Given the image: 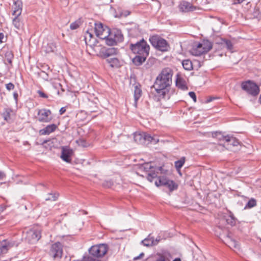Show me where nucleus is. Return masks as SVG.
Returning <instances> with one entry per match:
<instances>
[{
	"instance_id": "obj_1",
	"label": "nucleus",
	"mask_w": 261,
	"mask_h": 261,
	"mask_svg": "<svg viewBox=\"0 0 261 261\" xmlns=\"http://www.w3.org/2000/svg\"><path fill=\"white\" fill-rule=\"evenodd\" d=\"M236 222V219L231 213L225 214L220 218L218 225L215 228L216 234L220 238L222 237V240L230 247L237 248L238 245L228 232L229 228L234 226Z\"/></svg>"
},
{
	"instance_id": "obj_2",
	"label": "nucleus",
	"mask_w": 261,
	"mask_h": 261,
	"mask_svg": "<svg viewBox=\"0 0 261 261\" xmlns=\"http://www.w3.org/2000/svg\"><path fill=\"white\" fill-rule=\"evenodd\" d=\"M172 71L169 68H165L156 77L153 87L160 98H169V91L167 88L172 83Z\"/></svg>"
},
{
	"instance_id": "obj_3",
	"label": "nucleus",
	"mask_w": 261,
	"mask_h": 261,
	"mask_svg": "<svg viewBox=\"0 0 261 261\" xmlns=\"http://www.w3.org/2000/svg\"><path fill=\"white\" fill-rule=\"evenodd\" d=\"M108 247L107 245L101 244L97 245L92 246L89 249V254H87L88 257L91 258V261H100L99 258L104 256L107 252Z\"/></svg>"
},
{
	"instance_id": "obj_4",
	"label": "nucleus",
	"mask_w": 261,
	"mask_h": 261,
	"mask_svg": "<svg viewBox=\"0 0 261 261\" xmlns=\"http://www.w3.org/2000/svg\"><path fill=\"white\" fill-rule=\"evenodd\" d=\"M129 48L136 55H149L150 47L147 42L142 39L135 43H130Z\"/></svg>"
},
{
	"instance_id": "obj_5",
	"label": "nucleus",
	"mask_w": 261,
	"mask_h": 261,
	"mask_svg": "<svg viewBox=\"0 0 261 261\" xmlns=\"http://www.w3.org/2000/svg\"><path fill=\"white\" fill-rule=\"evenodd\" d=\"M149 41L153 47L162 52L167 51L170 48L168 42L158 35L150 36Z\"/></svg>"
},
{
	"instance_id": "obj_6",
	"label": "nucleus",
	"mask_w": 261,
	"mask_h": 261,
	"mask_svg": "<svg viewBox=\"0 0 261 261\" xmlns=\"http://www.w3.org/2000/svg\"><path fill=\"white\" fill-rule=\"evenodd\" d=\"M213 47L212 43L208 40H203L202 43L194 44L190 50L192 55L195 56H201L210 51Z\"/></svg>"
},
{
	"instance_id": "obj_7",
	"label": "nucleus",
	"mask_w": 261,
	"mask_h": 261,
	"mask_svg": "<svg viewBox=\"0 0 261 261\" xmlns=\"http://www.w3.org/2000/svg\"><path fill=\"white\" fill-rule=\"evenodd\" d=\"M147 179L151 182L154 181L155 185L159 187L166 185L169 179L165 175H159L158 172L152 171L148 174Z\"/></svg>"
},
{
	"instance_id": "obj_8",
	"label": "nucleus",
	"mask_w": 261,
	"mask_h": 261,
	"mask_svg": "<svg viewBox=\"0 0 261 261\" xmlns=\"http://www.w3.org/2000/svg\"><path fill=\"white\" fill-rule=\"evenodd\" d=\"M49 255L54 259H60L63 254L62 245L60 242L52 244L48 252Z\"/></svg>"
},
{
	"instance_id": "obj_9",
	"label": "nucleus",
	"mask_w": 261,
	"mask_h": 261,
	"mask_svg": "<svg viewBox=\"0 0 261 261\" xmlns=\"http://www.w3.org/2000/svg\"><path fill=\"white\" fill-rule=\"evenodd\" d=\"M123 40V36L119 30L114 29L111 31L110 38L107 41V44L110 46L116 45L118 42Z\"/></svg>"
},
{
	"instance_id": "obj_10",
	"label": "nucleus",
	"mask_w": 261,
	"mask_h": 261,
	"mask_svg": "<svg viewBox=\"0 0 261 261\" xmlns=\"http://www.w3.org/2000/svg\"><path fill=\"white\" fill-rule=\"evenodd\" d=\"M37 115L38 120L40 122L48 123L52 119L50 116L51 112L48 109H42L38 110Z\"/></svg>"
},
{
	"instance_id": "obj_11",
	"label": "nucleus",
	"mask_w": 261,
	"mask_h": 261,
	"mask_svg": "<svg viewBox=\"0 0 261 261\" xmlns=\"http://www.w3.org/2000/svg\"><path fill=\"white\" fill-rule=\"evenodd\" d=\"M260 89L258 85L253 81H246V92L252 96H256Z\"/></svg>"
},
{
	"instance_id": "obj_12",
	"label": "nucleus",
	"mask_w": 261,
	"mask_h": 261,
	"mask_svg": "<svg viewBox=\"0 0 261 261\" xmlns=\"http://www.w3.org/2000/svg\"><path fill=\"white\" fill-rule=\"evenodd\" d=\"M41 230L39 228H33L27 233V237L32 243L37 242L41 238Z\"/></svg>"
},
{
	"instance_id": "obj_13",
	"label": "nucleus",
	"mask_w": 261,
	"mask_h": 261,
	"mask_svg": "<svg viewBox=\"0 0 261 261\" xmlns=\"http://www.w3.org/2000/svg\"><path fill=\"white\" fill-rule=\"evenodd\" d=\"M73 153L72 149L68 147H62L61 158L67 163L71 162V156Z\"/></svg>"
},
{
	"instance_id": "obj_14",
	"label": "nucleus",
	"mask_w": 261,
	"mask_h": 261,
	"mask_svg": "<svg viewBox=\"0 0 261 261\" xmlns=\"http://www.w3.org/2000/svg\"><path fill=\"white\" fill-rule=\"evenodd\" d=\"M179 9L182 12H188L196 10V7L188 2L182 1L179 5Z\"/></svg>"
},
{
	"instance_id": "obj_15",
	"label": "nucleus",
	"mask_w": 261,
	"mask_h": 261,
	"mask_svg": "<svg viewBox=\"0 0 261 261\" xmlns=\"http://www.w3.org/2000/svg\"><path fill=\"white\" fill-rule=\"evenodd\" d=\"M246 6V9H247L248 15H250V18L253 17H258L259 15V11L257 7L256 6H254L252 8L251 7V5L250 4V3H247Z\"/></svg>"
},
{
	"instance_id": "obj_16",
	"label": "nucleus",
	"mask_w": 261,
	"mask_h": 261,
	"mask_svg": "<svg viewBox=\"0 0 261 261\" xmlns=\"http://www.w3.org/2000/svg\"><path fill=\"white\" fill-rule=\"evenodd\" d=\"M58 128V125L55 124H51L47 125L45 127L39 130L40 135H48L54 132Z\"/></svg>"
},
{
	"instance_id": "obj_17",
	"label": "nucleus",
	"mask_w": 261,
	"mask_h": 261,
	"mask_svg": "<svg viewBox=\"0 0 261 261\" xmlns=\"http://www.w3.org/2000/svg\"><path fill=\"white\" fill-rule=\"evenodd\" d=\"M14 112L13 110L10 108H6L4 109L2 113V116L5 120L7 122H10L12 120Z\"/></svg>"
},
{
	"instance_id": "obj_18",
	"label": "nucleus",
	"mask_w": 261,
	"mask_h": 261,
	"mask_svg": "<svg viewBox=\"0 0 261 261\" xmlns=\"http://www.w3.org/2000/svg\"><path fill=\"white\" fill-rule=\"evenodd\" d=\"M22 3L20 0L14 2L13 15L20 16L22 12Z\"/></svg>"
},
{
	"instance_id": "obj_19",
	"label": "nucleus",
	"mask_w": 261,
	"mask_h": 261,
	"mask_svg": "<svg viewBox=\"0 0 261 261\" xmlns=\"http://www.w3.org/2000/svg\"><path fill=\"white\" fill-rule=\"evenodd\" d=\"M148 56V55H137L136 57L133 59V63L136 66H140L145 61Z\"/></svg>"
},
{
	"instance_id": "obj_20",
	"label": "nucleus",
	"mask_w": 261,
	"mask_h": 261,
	"mask_svg": "<svg viewBox=\"0 0 261 261\" xmlns=\"http://www.w3.org/2000/svg\"><path fill=\"white\" fill-rule=\"evenodd\" d=\"M223 141H225V143H226L224 145V146H227L228 147H229V145L236 146H237L239 144L238 141L235 138L229 136H224Z\"/></svg>"
},
{
	"instance_id": "obj_21",
	"label": "nucleus",
	"mask_w": 261,
	"mask_h": 261,
	"mask_svg": "<svg viewBox=\"0 0 261 261\" xmlns=\"http://www.w3.org/2000/svg\"><path fill=\"white\" fill-rule=\"evenodd\" d=\"M1 242L3 244V246L5 247L6 253L11 248L13 247H17L18 245V242L12 240H4Z\"/></svg>"
},
{
	"instance_id": "obj_22",
	"label": "nucleus",
	"mask_w": 261,
	"mask_h": 261,
	"mask_svg": "<svg viewBox=\"0 0 261 261\" xmlns=\"http://www.w3.org/2000/svg\"><path fill=\"white\" fill-rule=\"evenodd\" d=\"M158 242V240H154L153 238L150 237V235L149 234L147 238L142 241V244L145 246H150L152 245H156Z\"/></svg>"
},
{
	"instance_id": "obj_23",
	"label": "nucleus",
	"mask_w": 261,
	"mask_h": 261,
	"mask_svg": "<svg viewBox=\"0 0 261 261\" xmlns=\"http://www.w3.org/2000/svg\"><path fill=\"white\" fill-rule=\"evenodd\" d=\"M134 95L135 99V105L136 106L137 101L142 95V90L141 89L140 85L138 84L135 86Z\"/></svg>"
},
{
	"instance_id": "obj_24",
	"label": "nucleus",
	"mask_w": 261,
	"mask_h": 261,
	"mask_svg": "<svg viewBox=\"0 0 261 261\" xmlns=\"http://www.w3.org/2000/svg\"><path fill=\"white\" fill-rule=\"evenodd\" d=\"M106 62L109 64L111 67L118 68L120 66L119 60L117 58H109L106 59Z\"/></svg>"
},
{
	"instance_id": "obj_25",
	"label": "nucleus",
	"mask_w": 261,
	"mask_h": 261,
	"mask_svg": "<svg viewBox=\"0 0 261 261\" xmlns=\"http://www.w3.org/2000/svg\"><path fill=\"white\" fill-rule=\"evenodd\" d=\"M111 33V31L110 29L109 28L106 27L101 34H98V38L101 39L106 40V43H107V40L110 38Z\"/></svg>"
},
{
	"instance_id": "obj_26",
	"label": "nucleus",
	"mask_w": 261,
	"mask_h": 261,
	"mask_svg": "<svg viewBox=\"0 0 261 261\" xmlns=\"http://www.w3.org/2000/svg\"><path fill=\"white\" fill-rule=\"evenodd\" d=\"M143 138L144 139V144L146 145L149 143H153L154 144L159 142V139H156L150 135L143 133Z\"/></svg>"
},
{
	"instance_id": "obj_27",
	"label": "nucleus",
	"mask_w": 261,
	"mask_h": 261,
	"mask_svg": "<svg viewBox=\"0 0 261 261\" xmlns=\"http://www.w3.org/2000/svg\"><path fill=\"white\" fill-rule=\"evenodd\" d=\"M134 141L138 144L145 145L143 133H135L134 134Z\"/></svg>"
},
{
	"instance_id": "obj_28",
	"label": "nucleus",
	"mask_w": 261,
	"mask_h": 261,
	"mask_svg": "<svg viewBox=\"0 0 261 261\" xmlns=\"http://www.w3.org/2000/svg\"><path fill=\"white\" fill-rule=\"evenodd\" d=\"M13 24L15 28L18 30H20L23 27V23L19 18V16H15V17L13 19Z\"/></svg>"
},
{
	"instance_id": "obj_29",
	"label": "nucleus",
	"mask_w": 261,
	"mask_h": 261,
	"mask_svg": "<svg viewBox=\"0 0 261 261\" xmlns=\"http://www.w3.org/2000/svg\"><path fill=\"white\" fill-rule=\"evenodd\" d=\"M176 85L178 88L182 90H186L188 89L185 81L182 78L177 79Z\"/></svg>"
},
{
	"instance_id": "obj_30",
	"label": "nucleus",
	"mask_w": 261,
	"mask_h": 261,
	"mask_svg": "<svg viewBox=\"0 0 261 261\" xmlns=\"http://www.w3.org/2000/svg\"><path fill=\"white\" fill-rule=\"evenodd\" d=\"M164 186L168 188L170 191L172 192L178 188V185L173 180L168 179L166 185H164Z\"/></svg>"
},
{
	"instance_id": "obj_31",
	"label": "nucleus",
	"mask_w": 261,
	"mask_h": 261,
	"mask_svg": "<svg viewBox=\"0 0 261 261\" xmlns=\"http://www.w3.org/2000/svg\"><path fill=\"white\" fill-rule=\"evenodd\" d=\"M118 52V50L115 48H110L106 50L105 52L103 53V57L105 58H108L117 54Z\"/></svg>"
},
{
	"instance_id": "obj_32",
	"label": "nucleus",
	"mask_w": 261,
	"mask_h": 261,
	"mask_svg": "<svg viewBox=\"0 0 261 261\" xmlns=\"http://www.w3.org/2000/svg\"><path fill=\"white\" fill-rule=\"evenodd\" d=\"M104 29H105V28L103 27V26L101 23H100V22L95 23V28H94L95 33L96 35L98 37H99L98 34H101V33L103 32Z\"/></svg>"
},
{
	"instance_id": "obj_33",
	"label": "nucleus",
	"mask_w": 261,
	"mask_h": 261,
	"mask_svg": "<svg viewBox=\"0 0 261 261\" xmlns=\"http://www.w3.org/2000/svg\"><path fill=\"white\" fill-rule=\"evenodd\" d=\"M182 65L184 68L188 71L193 69V65L192 62L190 60H185L182 62Z\"/></svg>"
},
{
	"instance_id": "obj_34",
	"label": "nucleus",
	"mask_w": 261,
	"mask_h": 261,
	"mask_svg": "<svg viewBox=\"0 0 261 261\" xmlns=\"http://www.w3.org/2000/svg\"><path fill=\"white\" fill-rule=\"evenodd\" d=\"M185 157H182L179 160L175 162V167L177 171H179L180 169L181 168V167L185 164Z\"/></svg>"
},
{
	"instance_id": "obj_35",
	"label": "nucleus",
	"mask_w": 261,
	"mask_h": 261,
	"mask_svg": "<svg viewBox=\"0 0 261 261\" xmlns=\"http://www.w3.org/2000/svg\"><path fill=\"white\" fill-rule=\"evenodd\" d=\"M93 38V36L91 33L87 31L85 34V41L87 45H89L92 47V44H90L91 39Z\"/></svg>"
},
{
	"instance_id": "obj_36",
	"label": "nucleus",
	"mask_w": 261,
	"mask_h": 261,
	"mask_svg": "<svg viewBox=\"0 0 261 261\" xmlns=\"http://www.w3.org/2000/svg\"><path fill=\"white\" fill-rule=\"evenodd\" d=\"M220 43L225 46L228 50H231L233 48V45L232 42L227 39H221Z\"/></svg>"
},
{
	"instance_id": "obj_37",
	"label": "nucleus",
	"mask_w": 261,
	"mask_h": 261,
	"mask_svg": "<svg viewBox=\"0 0 261 261\" xmlns=\"http://www.w3.org/2000/svg\"><path fill=\"white\" fill-rule=\"evenodd\" d=\"M59 196L57 193H48L47 196L45 198L46 201H56Z\"/></svg>"
},
{
	"instance_id": "obj_38",
	"label": "nucleus",
	"mask_w": 261,
	"mask_h": 261,
	"mask_svg": "<svg viewBox=\"0 0 261 261\" xmlns=\"http://www.w3.org/2000/svg\"><path fill=\"white\" fill-rule=\"evenodd\" d=\"M256 205V200L254 198H251L246 204V208H251Z\"/></svg>"
},
{
	"instance_id": "obj_39",
	"label": "nucleus",
	"mask_w": 261,
	"mask_h": 261,
	"mask_svg": "<svg viewBox=\"0 0 261 261\" xmlns=\"http://www.w3.org/2000/svg\"><path fill=\"white\" fill-rule=\"evenodd\" d=\"M56 49V45L54 43H50L47 44L46 49V53L54 52Z\"/></svg>"
},
{
	"instance_id": "obj_40",
	"label": "nucleus",
	"mask_w": 261,
	"mask_h": 261,
	"mask_svg": "<svg viewBox=\"0 0 261 261\" xmlns=\"http://www.w3.org/2000/svg\"><path fill=\"white\" fill-rule=\"evenodd\" d=\"M6 60L9 64H12L13 55L11 51H7L5 54Z\"/></svg>"
},
{
	"instance_id": "obj_41",
	"label": "nucleus",
	"mask_w": 261,
	"mask_h": 261,
	"mask_svg": "<svg viewBox=\"0 0 261 261\" xmlns=\"http://www.w3.org/2000/svg\"><path fill=\"white\" fill-rule=\"evenodd\" d=\"M76 143L78 144L79 146H82L83 147H86L88 146V143L86 142V141L83 139H80L79 140H77L76 141Z\"/></svg>"
},
{
	"instance_id": "obj_42",
	"label": "nucleus",
	"mask_w": 261,
	"mask_h": 261,
	"mask_svg": "<svg viewBox=\"0 0 261 261\" xmlns=\"http://www.w3.org/2000/svg\"><path fill=\"white\" fill-rule=\"evenodd\" d=\"M5 253H6V252L5 247L3 246V244L0 242V257Z\"/></svg>"
},
{
	"instance_id": "obj_43",
	"label": "nucleus",
	"mask_w": 261,
	"mask_h": 261,
	"mask_svg": "<svg viewBox=\"0 0 261 261\" xmlns=\"http://www.w3.org/2000/svg\"><path fill=\"white\" fill-rule=\"evenodd\" d=\"M79 27V24L77 22H74L70 24V28L73 30H75Z\"/></svg>"
},
{
	"instance_id": "obj_44",
	"label": "nucleus",
	"mask_w": 261,
	"mask_h": 261,
	"mask_svg": "<svg viewBox=\"0 0 261 261\" xmlns=\"http://www.w3.org/2000/svg\"><path fill=\"white\" fill-rule=\"evenodd\" d=\"M167 258L163 254H159V257L155 260V261H166Z\"/></svg>"
},
{
	"instance_id": "obj_45",
	"label": "nucleus",
	"mask_w": 261,
	"mask_h": 261,
	"mask_svg": "<svg viewBox=\"0 0 261 261\" xmlns=\"http://www.w3.org/2000/svg\"><path fill=\"white\" fill-rule=\"evenodd\" d=\"M6 87L8 90L10 91L13 90L14 89L15 86L13 83H9L6 85Z\"/></svg>"
},
{
	"instance_id": "obj_46",
	"label": "nucleus",
	"mask_w": 261,
	"mask_h": 261,
	"mask_svg": "<svg viewBox=\"0 0 261 261\" xmlns=\"http://www.w3.org/2000/svg\"><path fill=\"white\" fill-rule=\"evenodd\" d=\"M37 93L39 94V96L44 98H47L48 96L45 93L41 90H38Z\"/></svg>"
},
{
	"instance_id": "obj_47",
	"label": "nucleus",
	"mask_w": 261,
	"mask_h": 261,
	"mask_svg": "<svg viewBox=\"0 0 261 261\" xmlns=\"http://www.w3.org/2000/svg\"><path fill=\"white\" fill-rule=\"evenodd\" d=\"M189 95L193 99L195 102L196 101V95L194 92H189Z\"/></svg>"
},
{
	"instance_id": "obj_48",
	"label": "nucleus",
	"mask_w": 261,
	"mask_h": 261,
	"mask_svg": "<svg viewBox=\"0 0 261 261\" xmlns=\"http://www.w3.org/2000/svg\"><path fill=\"white\" fill-rule=\"evenodd\" d=\"M91 260H92V259L90 257H88L87 255H86L83 256L82 260L78 259V260H74L73 261H91ZM93 261H95V260H94Z\"/></svg>"
},
{
	"instance_id": "obj_49",
	"label": "nucleus",
	"mask_w": 261,
	"mask_h": 261,
	"mask_svg": "<svg viewBox=\"0 0 261 261\" xmlns=\"http://www.w3.org/2000/svg\"><path fill=\"white\" fill-rule=\"evenodd\" d=\"M5 41V35L4 33H0V43H3Z\"/></svg>"
},
{
	"instance_id": "obj_50",
	"label": "nucleus",
	"mask_w": 261,
	"mask_h": 261,
	"mask_svg": "<svg viewBox=\"0 0 261 261\" xmlns=\"http://www.w3.org/2000/svg\"><path fill=\"white\" fill-rule=\"evenodd\" d=\"M13 97L15 100L16 103H17V101H18V93L17 92H14L13 93Z\"/></svg>"
},
{
	"instance_id": "obj_51",
	"label": "nucleus",
	"mask_w": 261,
	"mask_h": 261,
	"mask_svg": "<svg viewBox=\"0 0 261 261\" xmlns=\"http://www.w3.org/2000/svg\"><path fill=\"white\" fill-rule=\"evenodd\" d=\"M144 255V253H143V252H142V253H141L139 254V255H138V256H136V257H135L134 258V260H137V259H140V258H142Z\"/></svg>"
},
{
	"instance_id": "obj_52",
	"label": "nucleus",
	"mask_w": 261,
	"mask_h": 261,
	"mask_svg": "<svg viewBox=\"0 0 261 261\" xmlns=\"http://www.w3.org/2000/svg\"><path fill=\"white\" fill-rule=\"evenodd\" d=\"M66 112V109L65 107H62L60 109L59 113L60 115H63Z\"/></svg>"
},
{
	"instance_id": "obj_53",
	"label": "nucleus",
	"mask_w": 261,
	"mask_h": 261,
	"mask_svg": "<svg viewBox=\"0 0 261 261\" xmlns=\"http://www.w3.org/2000/svg\"><path fill=\"white\" fill-rule=\"evenodd\" d=\"M6 177V174L4 172L0 171V180L3 179Z\"/></svg>"
},
{
	"instance_id": "obj_54",
	"label": "nucleus",
	"mask_w": 261,
	"mask_h": 261,
	"mask_svg": "<svg viewBox=\"0 0 261 261\" xmlns=\"http://www.w3.org/2000/svg\"><path fill=\"white\" fill-rule=\"evenodd\" d=\"M245 0H234V4H240L242 2H243Z\"/></svg>"
},
{
	"instance_id": "obj_55",
	"label": "nucleus",
	"mask_w": 261,
	"mask_h": 261,
	"mask_svg": "<svg viewBox=\"0 0 261 261\" xmlns=\"http://www.w3.org/2000/svg\"><path fill=\"white\" fill-rule=\"evenodd\" d=\"M241 88L243 90H245V82H242Z\"/></svg>"
},
{
	"instance_id": "obj_56",
	"label": "nucleus",
	"mask_w": 261,
	"mask_h": 261,
	"mask_svg": "<svg viewBox=\"0 0 261 261\" xmlns=\"http://www.w3.org/2000/svg\"><path fill=\"white\" fill-rule=\"evenodd\" d=\"M247 145H248V146H246V148H247L248 149H251L252 148V146L251 145L249 144V143H248Z\"/></svg>"
},
{
	"instance_id": "obj_57",
	"label": "nucleus",
	"mask_w": 261,
	"mask_h": 261,
	"mask_svg": "<svg viewBox=\"0 0 261 261\" xmlns=\"http://www.w3.org/2000/svg\"><path fill=\"white\" fill-rule=\"evenodd\" d=\"M60 1L62 3H64V4L65 5H66L67 4V2H66V0H60Z\"/></svg>"
},
{
	"instance_id": "obj_58",
	"label": "nucleus",
	"mask_w": 261,
	"mask_h": 261,
	"mask_svg": "<svg viewBox=\"0 0 261 261\" xmlns=\"http://www.w3.org/2000/svg\"><path fill=\"white\" fill-rule=\"evenodd\" d=\"M173 261H181V259L179 258H176Z\"/></svg>"
},
{
	"instance_id": "obj_59",
	"label": "nucleus",
	"mask_w": 261,
	"mask_h": 261,
	"mask_svg": "<svg viewBox=\"0 0 261 261\" xmlns=\"http://www.w3.org/2000/svg\"><path fill=\"white\" fill-rule=\"evenodd\" d=\"M258 100H259V102H260V103L261 104V94L259 96Z\"/></svg>"
},
{
	"instance_id": "obj_60",
	"label": "nucleus",
	"mask_w": 261,
	"mask_h": 261,
	"mask_svg": "<svg viewBox=\"0 0 261 261\" xmlns=\"http://www.w3.org/2000/svg\"><path fill=\"white\" fill-rule=\"evenodd\" d=\"M146 166H149L148 168H149V169L152 168V167L150 165H149L148 164H146Z\"/></svg>"
},
{
	"instance_id": "obj_61",
	"label": "nucleus",
	"mask_w": 261,
	"mask_h": 261,
	"mask_svg": "<svg viewBox=\"0 0 261 261\" xmlns=\"http://www.w3.org/2000/svg\"><path fill=\"white\" fill-rule=\"evenodd\" d=\"M162 169V167H160L158 168L157 169V170H159V171H161Z\"/></svg>"
},
{
	"instance_id": "obj_62",
	"label": "nucleus",
	"mask_w": 261,
	"mask_h": 261,
	"mask_svg": "<svg viewBox=\"0 0 261 261\" xmlns=\"http://www.w3.org/2000/svg\"><path fill=\"white\" fill-rule=\"evenodd\" d=\"M95 111H96V110H90V112H95Z\"/></svg>"
},
{
	"instance_id": "obj_63",
	"label": "nucleus",
	"mask_w": 261,
	"mask_h": 261,
	"mask_svg": "<svg viewBox=\"0 0 261 261\" xmlns=\"http://www.w3.org/2000/svg\"><path fill=\"white\" fill-rule=\"evenodd\" d=\"M212 100V98H210V99L207 100V102H211Z\"/></svg>"
},
{
	"instance_id": "obj_64",
	"label": "nucleus",
	"mask_w": 261,
	"mask_h": 261,
	"mask_svg": "<svg viewBox=\"0 0 261 261\" xmlns=\"http://www.w3.org/2000/svg\"><path fill=\"white\" fill-rule=\"evenodd\" d=\"M248 153L249 154H250L251 152V151H249Z\"/></svg>"
}]
</instances>
